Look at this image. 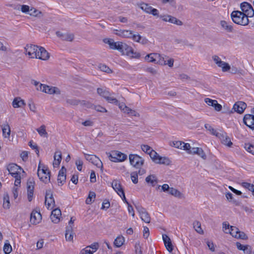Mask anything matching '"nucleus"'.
<instances>
[{
    "label": "nucleus",
    "instance_id": "37998d69",
    "mask_svg": "<svg viewBox=\"0 0 254 254\" xmlns=\"http://www.w3.org/2000/svg\"><path fill=\"white\" fill-rule=\"evenodd\" d=\"M149 155L153 161L156 163L159 156L158 154L154 150H151V151L149 152Z\"/></svg>",
    "mask_w": 254,
    "mask_h": 254
},
{
    "label": "nucleus",
    "instance_id": "f257e3e1",
    "mask_svg": "<svg viewBox=\"0 0 254 254\" xmlns=\"http://www.w3.org/2000/svg\"><path fill=\"white\" fill-rule=\"evenodd\" d=\"M231 16L233 21L237 24L246 26L249 23V17L244 12L238 10L233 11Z\"/></svg>",
    "mask_w": 254,
    "mask_h": 254
},
{
    "label": "nucleus",
    "instance_id": "e433bc0d",
    "mask_svg": "<svg viewBox=\"0 0 254 254\" xmlns=\"http://www.w3.org/2000/svg\"><path fill=\"white\" fill-rule=\"evenodd\" d=\"M3 250L5 254H9L11 252L12 247L8 240L5 241Z\"/></svg>",
    "mask_w": 254,
    "mask_h": 254
},
{
    "label": "nucleus",
    "instance_id": "cd10ccee",
    "mask_svg": "<svg viewBox=\"0 0 254 254\" xmlns=\"http://www.w3.org/2000/svg\"><path fill=\"white\" fill-rule=\"evenodd\" d=\"M65 236L66 241H72L73 238V233L72 226H68L67 227Z\"/></svg>",
    "mask_w": 254,
    "mask_h": 254
},
{
    "label": "nucleus",
    "instance_id": "473e14b6",
    "mask_svg": "<svg viewBox=\"0 0 254 254\" xmlns=\"http://www.w3.org/2000/svg\"><path fill=\"white\" fill-rule=\"evenodd\" d=\"M121 45L122 49L120 51V52L122 53L124 55H126L127 56V54L129 53L131 49H132V47L128 46L126 44L123 43Z\"/></svg>",
    "mask_w": 254,
    "mask_h": 254
},
{
    "label": "nucleus",
    "instance_id": "dca6fc26",
    "mask_svg": "<svg viewBox=\"0 0 254 254\" xmlns=\"http://www.w3.org/2000/svg\"><path fill=\"white\" fill-rule=\"evenodd\" d=\"M247 108V104L242 101L236 102L233 106V109L239 114H242Z\"/></svg>",
    "mask_w": 254,
    "mask_h": 254
},
{
    "label": "nucleus",
    "instance_id": "f704fd0d",
    "mask_svg": "<svg viewBox=\"0 0 254 254\" xmlns=\"http://www.w3.org/2000/svg\"><path fill=\"white\" fill-rule=\"evenodd\" d=\"M2 134L5 138H9L10 134V128L8 124L4 125L2 127Z\"/></svg>",
    "mask_w": 254,
    "mask_h": 254
},
{
    "label": "nucleus",
    "instance_id": "20e7f679",
    "mask_svg": "<svg viewBox=\"0 0 254 254\" xmlns=\"http://www.w3.org/2000/svg\"><path fill=\"white\" fill-rule=\"evenodd\" d=\"M129 160L130 164L136 169L140 168L144 163V159L136 154H130Z\"/></svg>",
    "mask_w": 254,
    "mask_h": 254
},
{
    "label": "nucleus",
    "instance_id": "7c9ffc66",
    "mask_svg": "<svg viewBox=\"0 0 254 254\" xmlns=\"http://www.w3.org/2000/svg\"><path fill=\"white\" fill-rule=\"evenodd\" d=\"M36 130L42 137L47 138L48 137V134L46 130V126L45 125H42L40 127L36 129Z\"/></svg>",
    "mask_w": 254,
    "mask_h": 254
},
{
    "label": "nucleus",
    "instance_id": "4c0bfd02",
    "mask_svg": "<svg viewBox=\"0 0 254 254\" xmlns=\"http://www.w3.org/2000/svg\"><path fill=\"white\" fill-rule=\"evenodd\" d=\"M239 231V229L236 227L231 226L230 229L228 231V233H229L233 237L237 238Z\"/></svg>",
    "mask_w": 254,
    "mask_h": 254
},
{
    "label": "nucleus",
    "instance_id": "2eb2a0df",
    "mask_svg": "<svg viewBox=\"0 0 254 254\" xmlns=\"http://www.w3.org/2000/svg\"><path fill=\"white\" fill-rule=\"evenodd\" d=\"M42 219V216L40 212L33 210L30 215V221L32 224L39 223Z\"/></svg>",
    "mask_w": 254,
    "mask_h": 254
},
{
    "label": "nucleus",
    "instance_id": "bb28decb",
    "mask_svg": "<svg viewBox=\"0 0 254 254\" xmlns=\"http://www.w3.org/2000/svg\"><path fill=\"white\" fill-rule=\"evenodd\" d=\"M132 32L131 30H121L117 34L123 38H131V36H132Z\"/></svg>",
    "mask_w": 254,
    "mask_h": 254
},
{
    "label": "nucleus",
    "instance_id": "6ab92c4d",
    "mask_svg": "<svg viewBox=\"0 0 254 254\" xmlns=\"http://www.w3.org/2000/svg\"><path fill=\"white\" fill-rule=\"evenodd\" d=\"M38 56L37 59L42 60H47L49 57V53L43 47H40L38 50Z\"/></svg>",
    "mask_w": 254,
    "mask_h": 254
},
{
    "label": "nucleus",
    "instance_id": "412c9836",
    "mask_svg": "<svg viewBox=\"0 0 254 254\" xmlns=\"http://www.w3.org/2000/svg\"><path fill=\"white\" fill-rule=\"evenodd\" d=\"M112 186L114 190L117 192L118 194L123 193L124 191L121 184L118 180H114L112 184Z\"/></svg>",
    "mask_w": 254,
    "mask_h": 254
},
{
    "label": "nucleus",
    "instance_id": "aec40b11",
    "mask_svg": "<svg viewBox=\"0 0 254 254\" xmlns=\"http://www.w3.org/2000/svg\"><path fill=\"white\" fill-rule=\"evenodd\" d=\"M57 35L61 38L63 40L72 41L74 39V35L70 33H62L59 31L56 32Z\"/></svg>",
    "mask_w": 254,
    "mask_h": 254
},
{
    "label": "nucleus",
    "instance_id": "c9c22d12",
    "mask_svg": "<svg viewBox=\"0 0 254 254\" xmlns=\"http://www.w3.org/2000/svg\"><path fill=\"white\" fill-rule=\"evenodd\" d=\"M97 91L98 94L104 98L105 99L109 96V95H111L110 93L108 91L104 90L101 88H98Z\"/></svg>",
    "mask_w": 254,
    "mask_h": 254
},
{
    "label": "nucleus",
    "instance_id": "79ce46f5",
    "mask_svg": "<svg viewBox=\"0 0 254 254\" xmlns=\"http://www.w3.org/2000/svg\"><path fill=\"white\" fill-rule=\"evenodd\" d=\"M242 186L250 191H251L253 192V195H254V185L247 182H244L242 183Z\"/></svg>",
    "mask_w": 254,
    "mask_h": 254
},
{
    "label": "nucleus",
    "instance_id": "1a4fd4ad",
    "mask_svg": "<svg viewBox=\"0 0 254 254\" xmlns=\"http://www.w3.org/2000/svg\"><path fill=\"white\" fill-rule=\"evenodd\" d=\"M212 58L217 65L221 68L223 72L228 71L230 69V65L228 63L222 61L218 56H213Z\"/></svg>",
    "mask_w": 254,
    "mask_h": 254
},
{
    "label": "nucleus",
    "instance_id": "3c124183",
    "mask_svg": "<svg viewBox=\"0 0 254 254\" xmlns=\"http://www.w3.org/2000/svg\"><path fill=\"white\" fill-rule=\"evenodd\" d=\"M245 148L249 152L254 155V145L250 144H246Z\"/></svg>",
    "mask_w": 254,
    "mask_h": 254
},
{
    "label": "nucleus",
    "instance_id": "052dcab7",
    "mask_svg": "<svg viewBox=\"0 0 254 254\" xmlns=\"http://www.w3.org/2000/svg\"><path fill=\"white\" fill-rule=\"evenodd\" d=\"M141 148L143 151L149 154V152L153 150L149 146L147 145H142Z\"/></svg>",
    "mask_w": 254,
    "mask_h": 254
},
{
    "label": "nucleus",
    "instance_id": "f3484780",
    "mask_svg": "<svg viewBox=\"0 0 254 254\" xmlns=\"http://www.w3.org/2000/svg\"><path fill=\"white\" fill-rule=\"evenodd\" d=\"M61 216V210L58 208H56L52 211L50 218L53 222L58 223L60 221V217Z\"/></svg>",
    "mask_w": 254,
    "mask_h": 254
},
{
    "label": "nucleus",
    "instance_id": "39448f33",
    "mask_svg": "<svg viewBox=\"0 0 254 254\" xmlns=\"http://www.w3.org/2000/svg\"><path fill=\"white\" fill-rule=\"evenodd\" d=\"M40 163L37 172L38 176L42 181L47 183L48 181H50V172L45 167H43L42 169H40Z\"/></svg>",
    "mask_w": 254,
    "mask_h": 254
},
{
    "label": "nucleus",
    "instance_id": "680f3d73",
    "mask_svg": "<svg viewBox=\"0 0 254 254\" xmlns=\"http://www.w3.org/2000/svg\"><path fill=\"white\" fill-rule=\"evenodd\" d=\"M75 164L77 166V169L78 171H81L82 168L83 162L80 159H77L75 161Z\"/></svg>",
    "mask_w": 254,
    "mask_h": 254
},
{
    "label": "nucleus",
    "instance_id": "de8ad7c7",
    "mask_svg": "<svg viewBox=\"0 0 254 254\" xmlns=\"http://www.w3.org/2000/svg\"><path fill=\"white\" fill-rule=\"evenodd\" d=\"M167 58H168L167 56L163 57L160 54H159V57L158 58V59H157V60L156 62V63L159 64L164 65L166 64H165L166 59H167Z\"/></svg>",
    "mask_w": 254,
    "mask_h": 254
},
{
    "label": "nucleus",
    "instance_id": "4d7b16f0",
    "mask_svg": "<svg viewBox=\"0 0 254 254\" xmlns=\"http://www.w3.org/2000/svg\"><path fill=\"white\" fill-rule=\"evenodd\" d=\"M196 150H197L196 151L197 153H196L195 154H197L198 155H199V156H200L202 158H203L204 159H206V155L202 148L197 147V149Z\"/></svg>",
    "mask_w": 254,
    "mask_h": 254
},
{
    "label": "nucleus",
    "instance_id": "603ef678",
    "mask_svg": "<svg viewBox=\"0 0 254 254\" xmlns=\"http://www.w3.org/2000/svg\"><path fill=\"white\" fill-rule=\"evenodd\" d=\"M132 182L136 184L138 183V175L136 172H133L130 174Z\"/></svg>",
    "mask_w": 254,
    "mask_h": 254
},
{
    "label": "nucleus",
    "instance_id": "c85d7f7f",
    "mask_svg": "<svg viewBox=\"0 0 254 254\" xmlns=\"http://www.w3.org/2000/svg\"><path fill=\"white\" fill-rule=\"evenodd\" d=\"M25 105L24 100L21 99L20 97L14 98L12 102V106L14 108H18Z\"/></svg>",
    "mask_w": 254,
    "mask_h": 254
},
{
    "label": "nucleus",
    "instance_id": "9b49d317",
    "mask_svg": "<svg viewBox=\"0 0 254 254\" xmlns=\"http://www.w3.org/2000/svg\"><path fill=\"white\" fill-rule=\"evenodd\" d=\"M34 185L35 182L33 179H29L27 183V198L29 201H31L32 200Z\"/></svg>",
    "mask_w": 254,
    "mask_h": 254
},
{
    "label": "nucleus",
    "instance_id": "f8f14e48",
    "mask_svg": "<svg viewBox=\"0 0 254 254\" xmlns=\"http://www.w3.org/2000/svg\"><path fill=\"white\" fill-rule=\"evenodd\" d=\"M103 42L106 44H108L109 45L110 49L113 50H117L119 52L122 49L121 45H122L123 43L121 42H115L113 39L108 38L104 39L103 40Z\"/></svg>",
    "mask_w": 254,
    "mask_h": 254
},
{
    "label": "nucleus",
    "instance_id": "2f4dec72",
    "mask_svg": "<svg viewBox=\"0 0 254 254\" xmlns=\"http://www.w3.org/2000/svg\"><path fill=\"white\" fill-rule=\"evenodd\" d=\"M171 162V161L168 158L159 156L156 163L168 165L170 164Z\"/></svg>",
    "mask_w": 254,
    "mask_h": 254
},
{
    "label": "nucleus",
    "instance_id": "6e6d98bb",
    "mask_svg": "<svg viewBox=\"0 0 254 254\" xmlns=\"http://www.w3.org/2000/svg\"><path fill=\"white\" fill-rule=\"evenodd\" d=\"M173 146L176 148L182 149L184 142L181 141H174L173 142Z\"/></svg>",
    "mask_w": 254,
    "mask_h": 254
},
{
    "label": "nucleus",
    "instance_id": "bf43d9fd",
    "mask_svg": "<svg viewBox=\"0 0 254 254\" xmlns=\"http://www.w3.org/2000/svg\"><path fill=\"white\" fill-rule=\"evenodd\" d=\"M236 245L238 250L243 251H245L248 249L249 246L248 245H243L239 242H237Z\"/></svg>",
    "mask_w": 254,
    "mask_h": 254
},
{
    "label": "nucleus",
    "instance_id": "b1692460",
    "mask_svg": "<svg viewBox=\"0 0 254 254\" xmlns=\"http://www.w3.org/2000/svg\"><path fill=\"white\" fill-rule=\"evenodd\" d=\"M9 173L11 175L22 170V168L15 164H10L7 167Z\"/></svg>",
    "mask_w": 254,
    "mask_h": 254
},
{
    "label": "nucleus",
    "instance_id": "e2e57ef3",
    "mask_svg": "<svg viewBox=\"0 0 254 254\" xmlns=\"http://www.w3.org/2000/svg\"><path fill=\"white\" fill-rule=\"evenodd\" d=\"M135 207L140 215H141L144 212L146 211V209L141 205H135Z\"/></svg>",
    "mask_w": 254,
    "mask_h": 254
},
{
    "label": "nucleus",
    "instance_id": "c03bdc74",
    "mask_svg": "<svg viewBox=\"0 0 254 254\" xmlns=\"http://www.w3.org/2000/svg\"><path fill=\"white\" fill-rule=\"evenodd\" d=\"M96 194L94 192H90L89 194L88 195V197L86 198V203L87 204H91L92 201H94V199L95 198Z\"/></svg>",
    "mask_w": 254,
    "mask_h": 254
},
{
    "label": "nucleus",
    "instance_id": "6e6552de",
    "mask_svg": "<svg viewBox=\"0 0 254 254\" xmlns=\"http://www.w3.org/2000/svg\"><path fill=\"white\" fill-rule=\"evenodd\" d=\"M40 90L46 93L52 94H60V90L56 87L50 86L46 84H41L40 85Z\"/></svg>",
    "mask_w": 254,
    "mask_h": 254
},
{
    "label": "nucleus",
    "instance_id": "864d4df0",
    "mask_svg": "<svg viewBox=\"0 0 254 254\" xmlns=\"http://www.w3.org/2000/svg\"><path fill=\"white\" fill-rule=\"evenodd\" d=\"M127 56L133 58L138 59L140 57V55L139 53L134 52L133 49H132L129 53L127 54Z\"/></svg>",
    "mask_w": 254,
    "mask_h": 254
},
{
    "label": "nucleus",
    "instance_id": "4be33fe9",
    "mask_svg": "<svg viewBox=\"0 0 254 254\" xmlns=\"http://www.w3.org/2000/svg\"><path fill=\"white\" fill-rule=\"evenodd\" d=\"M62 152L61 151H56L54 155V161L53 162V166L54 167H58L59 166L62 160Z\"/></svg>",
    "mask_w": 254,
    "mask_h": 254
},
{
    "label": "nucleus",
    "instance_id": "a19ab883",
    "mask_svg": "<svg viewBox=\"0 0 254 254\" xmlns=\"http://www.w3.org/2000/svg\"><path fill=\"white\" fill-rule=\"evenodd\" d=\"M193 225L194 228L197 233L199 234H202L203 233V230L201 228V224L199 221H194L193 223Z\"/></svg>",
    "mask_w": 254,
    "mask_h": 254
},
{
    "label": "nucleus",
    "instance_id": "4468645a",
    "mask_svg": "<svg viewBox=\"0 0 254 254\" xmlns=\"http://www.w3.org/2000/svg\"><path fill=\"white\" fill-rule=\"evenodd\" d=\"M243 121L247 127L252 130H254V115L251 114L245 115Z\"/></svg>",
    "mask_w": 254,
    "mask_h": 254
},
{
    "label": "nucleus",
    "instance_id": "ddd939ff",
    "mask_svg": "<svg viewBox=\"0 0 254 254\" xmlns=\"http://www.w3.org/2000/svg\"><path fill=\"white\" fill-rule=\"evenodd\" d=\"M216 136L218 137L221 140L222 144L227 145L228 147H231L233 143L231 141L230 138L226 133H217Z\"/></svg>",
    "mask_w": 254,
    "mask_h": 254
},
{
    "label": "nucleus",
    "instance_id": "72a5a7b5",
    "mask_svg": "<svg viewBox=\"0 0 254 254\" xmlns=\"http://www.w3.org/2000/svg\"><path fill=\"white\" fill-rule=\"evenodd\" d=\"M3 207L4 209H8L10 207V202H9V197L8 194L6 192L3 195Z\"/></svg>",
    "mask_w": 254,
    "mask_h": 254
},
{
    "label": "nucleus",
    "instance_id": "09e8293b",
    "mask_svg": "<svg viewBox=\"0 0 254 254\" xmlns=\"http://www.w3.org/2000/svg\"><path fill=\"white\" fill-rule=\"evenodd\" d=\"M99 68L101 71L108 73L112 72V70L108 66L105 64H100L99 65Z\"/></svg>",
    "mask_w": 254,
    "mask_h": 254
},
{
    "label": "nucleus",
    "instance_id": "774afa93",
    "mask_svg": "<svg viewBox=\"0 0 254 254\" xmlns=\"http://www.w3.org/2000/svg\"><path fill=\"white\" fill-rule=\"evenodd\" d=\"M134 247L135 254H142L141 247L139 243H135Z\"/></svg>",
    "mask_w": 254,
    "mask_h": 254
},
{
    "label": "nucleus",
    "instance_id": "69168bd1",
    "mask_svg": "<svg viewBox=\"0 0 254 254\" xmlns=\"http://www.w3.org/2000/svg\"><path fill=\"white\" fill-rule=\"evenodd\" d=\"M165 62V65H168L169 67H172L173 66L174 62L173 59L169 58L168 57V58L166 59Z\"/></svg>",
    "mask_w": 254,
    "mask_h": 254
},
{
    "label": "nucleus",
    "instance_id": "9d476101",
    "mask_svg": "<svg viewBox=\"0 0 254 254\" xmlns=\"http://www.w3.org/2000/svg\"><path fill=\"white\" fill-rule=\"evenodd\" d=\"M85 159L97 167L103 169V164L100 159L95 155H90L84 153Z\"/></svg>",
    "mask_w": 254,
    "mask_h": 254
},
{
    "label": "nucleus",
    "instance_id": "423d86ee",
    "mask_svg": "<svg viewBox=\"0 0 254 254\" xmlns=\"http://www.w3.org/2000/svg\"><path fill=\"white\" fill-rule=\"evenodd\" d=\"M240 7L242 11L249 17H252L254 16V10L251 4L247 2H243L241 3Z\"/></svg>",
    "mask_w": 254,
    "mask_h": 254
},
{
    "label": "nucleus",
    "instance_id": "ea45409f",
    "mask_svg": "<svg viewBox=\"0 0 254 254\" xmlns=\"http://www.w3.org/2000/svg\"><path fill=\"white\" fill-rule=\"evenodd\" d=\"M140 8L144 11L147 13H150V11L151 10V9L152 8V6L149 5V4L145 3H142L140 4Z\"/></svg>",
    "mask_w": 254,
    "mask_h": 254
},
{
    "label": "nucleus",
    "instance_id": "0eeeda50",
    "mask_svg": "<svg viewBox=\"0 0 254 254\" xmlns=\"http://www.w3.org/2000/svg\"><path fill=\"white\" fill-rule=\"evenodd\" d=\"M45 203L48 209H52L55 206V200L53 197L52 191L50 189L46 190Z\"/></svg>",
    "mask_w": 254,
    "mask_h": 254
},
{
    "label": "nucleus",
    "instance_id": "5701e85b",
    "mask_svg": "<svg viewBox=\"0 0 254 254\" xmlns=\"http://www.w3.org/2000/svg\"><path fill=\"white\" fill-rule=\"evenodd\" d=\"M222 28L227 32H232L234 28L233 26L225 20H221L220 22Z\"/></svg>",
    "mask_w": 254,
    "mask_h": 254
},
{
    "label": "nucleus",
    "instance_id": "8fccbe9b",
    "mask_svg": "<svg viewBox=\"0 0 254 254\" xmlns=\"http://www.w3.org/2000/svg\"><path fill=\"white\" fill-rule=\"evenodd\" d=\"M80 101L75 99H68L66 100V103L73 106L78 105Z\"/></svg>",
    "mask_w": 254,
    "mask_h": 254
},
{
    "label": "nucleus",
    "instance_id": "58836bf2",
    "mask_svg": "<svg viewBox=\"0 0 254 254\" xmlns=\"http://www.w3.org/2000/svg\"><path fill=\"white\" fill-rule=\"evenodd\" d=\"M140 216V218L142 221L146 223H149L150 222V217L149 213L146 211L142 213Z\"/></svg>",
    "mask_w": 254,
    "mask_h": 254
},
{
    "label": "nucleus",
    "instance_id": "a878e982",
    "mask_svg": "<svg viewBox=\"0 0 254 254\" xmlns=\"http://www.w3.org/2000/svg\"><path fill=\"white\" fill-rule=\"evenodd\" d=\"M146 182L150 184L152 187H154L158 183V180L156 176L154 175H150L145 178Z\"/></svg>",
    "mask_w": 254,
    "mask_h": 254
},
{
    "label": "nucleus",
    "instance_id": "49530a36",
    "mask_svg": "<svg viewBox=\"0 0 254 254\" xmlns=\"http://www.w3.org/2000/svg\"><path fill=\"white\" fill-rule=\"evenodd\" d=\"M168 192L170 194L177 197H180L181 195V193L179 190L173 188H170Z\"/></svg>",
    "mask_w": 254,
    "mask_h": 254
},
{
    "label": "nucleus",
    "instance_id": "c756f323",
    "mask_svg": "<svg viewBox=\"0 0 254 254\" xmlns=\"http://www.w3.org/2000/svg\"><path fill=\"white\" fill-rule=\"evenodd\" d=\"M125 241V238L123 236H119L114 241V246L117 248L121 247L124 244Z\"/></svg>",
    "mask_w": 254,
    "mask_h": 254
},
{
    "label": "nucleus",
    "instance_id": "338daca9",
    "mask_svg": "<svg viewBox=\"0 0 254 254\" xmlns=\"http://www.w3.org/2000/svg\"><path fill=\"white\" fill-rule=\"evenodd\" d=\"M211 106L213 107L215 110L217 111H220L222 110V106L218 104L216 100L215 101V102Z\"/></svg>",
    "mask_w": 254,
    "mask_h": 254
},
{
    "label": "nucleus",
    "instance_id": "0e129e2a",
    "mask_svg": "<svg viewBox=\"0 0 254 254\" xmlns=\"http://www.w3.org/2000/svg\"><path fill=\"white\" fill-rule=\"evenodd\" d=\"M131 39L135 42H140V41H141L142 39V37L139 34H133L132 33V36H131Z\"/></svg>",
    "mask_w": 254,
    "mask_h": 254
},
{
    "label": "nucleus",
    "instance_id": "7ed1b4c3",
    "mask_svg": "<svg viewBox=\"0 0 254 254\" xmlns=\"http://www.w3.org/2000/svg\"><path fill=\"white\" fill-rule=\"evenodd\" d=\"M39 47L35 45L27 44L25 47V54L28 55L31 58H37Z\"/></svg>",
    "mask_w": 254,
    "mask_h": 254
},
{
    "label": "nucleus",
    "instance_id": "393cba45",
    "mask_svg": "<svg viewBox=\"0 0 254 254\" xmlns=\"http://www.w3.org/2000/svg\"><path fill=\"white\" fill-rule=\"evenodd\" d=\"M159 57V54L151 53V54L147 55L145 57V59L146 61H148V62L155 63L157 60V59H158Z\"/></svg>",
    "mask_w": 254,
    "mask_h": 254
},
{
    "label": "nucleus",
    "instance_id": "5fc2aeb1",
    "mask_svg": "<svg viewBox=\"0 0 254 254\" xmlns=\"http://www.w3.org/2000/svg\"><path fill=\"white\" fill-rule=\"evenodd\" d=\"M106 100L110 103H113L115 105H118L119 103L118 100L114 98V97H111V95H109V96L106 99Z\"/></svg>",
    "mask_w": 254,
    "mask_h": 254
},
{
    "label": "nucleus",
    "instance_id": "a211bd4d",
    "mask_svg": "<svg viewBox=\"0 0 254 254\" xmlns=\"http://www.w3.org/2000/svg\"><path fill=\"white\" fill-rule=\"evenodd\" d=\"M162 239L167 250L170 253L172 252L173 250V247L170 238L166 234H163Z\"/></svg>",
    "mask_w": 254,
    "mask_h": 254
},
{
    "label": "nucleus",
    "instance_id": "13d9d810",
    "mask_svg": "<svg viewBox=\"0 0 254 254\" xmlns=\"http://www.w3.org/2000/svg\"><path fill=\"white\" fill-rule=\"evenodd\" d=\"M29 14L32 16H37L39 14H41V12L34 8H31L30 10Z\"/></svg>",
    "mask_w": 254,
    "mask_h": 254
},
{
    "label": "nucleus",
    "instance_id": "a18cd8bd",
    "mask_svg": "<svg viewBox=\"0 0 254 254\" xmlns=\"http://www.w3.org/2000/svg\"><path fill=\"white\" fill-rule=\"evenodd\" d=\"M170 19V23H173L179 26H181L183 24V23L181 20L177 19V18L173 16H171Z\"/></svg>",
    "mask_w": 254,
    "mask_h": 254
},
{
    "label": "nucleus",
    "instance_id": "f03ea898",
    "mask_svg": "<svg viewBox=\"0 0 254 254\" xmlns=\"http://www.w3.org/2000/svg\"><path fill=\"white\" fill-rule=\"evenodd\" d=\"M109 159L112 162H122L127 158V155L117 150L112 151L110 153H106Z\"/></svg>",
    "mask_w": 254,
    "mask_h": 254
}]
</instances>
